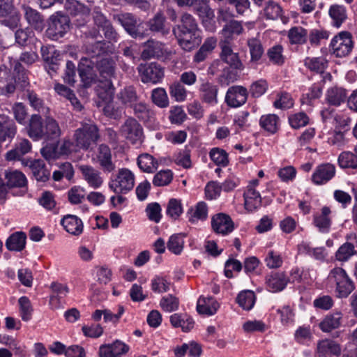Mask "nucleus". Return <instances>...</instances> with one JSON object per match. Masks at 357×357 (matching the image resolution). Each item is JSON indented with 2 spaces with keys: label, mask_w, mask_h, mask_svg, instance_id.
<instances>
[{
  "label": "nucleus",
  "mask_w": 357,
  "mask_h": 357,
  "mask_svg": "<svg viewBox=\"0 0 357 357\" xmlns=\"http://www.w3.org/2000/svg\"><path fill=\"white\" fill-rule=\"evenodd\" d=\"M26 130L27 135L34 141H57L61 135L59 123L53 117L47 116L43 120L38 114L31 115Z\"/></svg>",
  "instance_id": "1"
},
{
  "label": "nucleus",
  "mask_w": 357,
  "mask_h": 357,
  "mask_svg": "<svg viewBox=\"0 0 357 357\" xmlns=\"http://www.w3.org/2000/svg\"><path fill=\"white\" fill-rule=\"evenodd\" d=\"M73 137L79 149L88 150L92 144H96L99 139V130L97 126L91 121L82 123L81 127L75 130Z\"/></svg>",
  "instance_id": "2"
},
{
  "label": "nucleus",
  "mask_w": 357,
  "mask_h": 357,
  "mask_svg": "<svg viewBox=\"0 0 357 357\" xmlns=\"http://www.w3.org/2000/svg\"><path fill=\"white\" fill-rule=\"evenodd\" d=\"M328 279L335 283V291L339 298H347L355 289L353 281L342 268H333L328 274Z\"/></svg>",
  "instance_id": "3"
},
{
  "label": "nucleus",
  "mask_w": 357,
  "mask_h": 357,
  "mask_svg": "<svg viewBox=\"0 0 357 357\" xmlns=\"http://www.w3.org/2000/svg\"><path fill=\"white\" fill-rule=\"evenodd\" d=\"M70 29V19L68 15L57 12L49 19L47 36L54 40L63 37Z\"/></svg>",
  "instance_id": "4"
},
{
  "label": "nucleus",
  "mask_w": 357,
  "mask_h": 357,
  "mask_svg": "<svg viewBox=\"0 0 357 357\" xmlns=\"http://www.w3.org/2000/svg\"><path fill=\"white\" fill-rule=\"evenodd\" d=\"M119 133L132 144H140L143 142L142 126L133 117L130 116L125 120L120 127Z\"/></svg>",
  "instance_id": "5"
},
{
  "label": "nucleus",
  "mask_w": 357,
  "mask_h": 357,
  "mask_svg": "<svg viewBox=\"0 0 357 357\" xmlns=\"http://www.w3.org/2000/svg\"><path fill=\"white\" fill-rule=\"evenodd\" d=\"M79 76L84 87H89L99 80L96 61L87 57L81 58L77 67Z\"/></svg>",
  "instance_id": "6"
},
{
  "label": "nucleus",
  "mask_w": 357,
  "mask_h": 357,
  "mask_svg": "<svg viewBox=\"0 0 357 357\" xmlns=\"http://www.w3.org/2000/svg\"><path fill=\"white\" fill-rule=\"evenodd\" d=\"M331 47L336 57L348 56L354 47L351 33L348 31L339 33L332 39Z\"/></svg>",
  "instance_id": "7"
},
{
  "label": "nucleus",
  "mask_w": 357,
  "mask_h": 357,
  "mask_svg": "<svg viewBox=\"0 0 357 357\" xmlns=\"http://www.w3.org/2000/svg\"><path fill=\"white\" fill-rule=\"evenodd\" d=\"M135 185V176L128 169H119L115 180L109 182V187L116 194L126 193L131 190Z\"/></svg>",
  "instance_id": "8"
},
{
  "label": "nucleus",
  "mask_w": 357,
  "mask_h": 357,
  "mask_svg": "<svg viewBox=\"0 0 357 357\" xmlns=\"http://www.w3.org/2000/svg\"><path fill=\"white\" fill-rule=\"evenodd\" d=\"M193 11L202 20L203 25L210 31H214V10L210 6V0H194L191 6Z\"/></svg>",
  "instance_id": "9"
},
{
  "label": "nucleus",
  "mask_w": 357,
  "mask_h": 357,
  "mask_svg": "<svg viewBox=\"0 0 357 357\" xmlns=\"http://www.w3.org/2000/svg\"><path fill=\"white\" fill-rule=\"evenodd\" d=\"M137 70L141 81L144 84H158L162 81L164 77V69L160 65L154 62L140 64Z\"/></svg>",
  "instance_id": "10"
},
{
  "label": "nucleus",
  "mask_w": 357,
  "mask_h": 357,
  "mask_svg": "<svg viewBox=\"0 0 357 357\" xmlns=\"http://www.w3.org/2000/svg\"><path fill=\"white\" fill-rule=\"evenodd\" d=\"M113 20L118 22L132 38H142L144 37V33L138 29L139 20L133 14L130 13L115 14L113 15Z\"/></svg>",
  "instance_id": "11"
},
{
  "label": "nucleus",
  "mask_w": 357,
  "mask_h": 357,
  "mask_svg": "<svg viewBox=\"0 0 357 357\" xmlns=\"http://www.w3.org/2000/svg\"><path fill=\"white\" fill-rule=\"evenodd\" d=\"M219 45L221 49L220 54L221 59L234 69H243V65L239 59L238 54L233 51L230 42L227 40H221Z\"/></svg>",
  "instance_id": "12"
},
{
  "label": "nucleus",
  "mask_w": 357,
  "mask_h": 357,
  "mask_svg": "<svg viewBox=\"0 0 357 357\" xmlns=\"http://www.w3.org/2000/svg\"><path fill=\"white\" fill-rule=\"evenodd\" d=\"M40 52L45 63V68L48 74L52 76V73H56L59 69V52L54 46L43 45L40 48Z\"/></svg>",
  "instance_id": "13"
},
{
  "label": "nucleus",
  "mask_w": 357,
  "mask_h": 357,
  "mask_svg": "<svg viewBox=\"0 0 357 357\" xmlns=\"http://www.w3.org/2000/svg\"><path fill=\"white\" fill-rule=\"evenodd\" d=\"M179 46L185 51L190 52L198 47L202 42L200 31L174 34Z\"/></svg>",
  "instance_id": "14"
},
{
  "label": "nucleus",
  "mask_w": 357,
  "mask_h": 357,
  "mask_svg": "<svg viewBox=\"0 0 357 357\" xmlns=\"http://www.w3.org/2000/svg\"><path fill=\"white\" fill-rule=\"evenodd\" d=\"M143 50L141 57L143 60H149L152 58L159 59L163 57L165 54V44L162 42L149 39L143 44Z\"/></svg>",
  "instance_id": "15"
},
{
  "label": "nucleus",
  "mask_w": 357,
  "mask_h": 357,
  "mask_svg": "<svg viewBox=\"0 0 357 357\" xmlns=\"http://www.w3.org/2000/svg\"><path fill=\"white\" fill-rule=\"evenodd\" d=\"M248 98V91L242 86H233L229 88L225 96V102L233 107L243 105Z\"/></svg>",
  "instance_id": "16"
},
{
  "label": "nucleus",
  "mask_w": 357,
  "mask_h": 357,
  "mask_svg": "<svg viewBox=\"0 0 357 357\" xmlns=\"http://www.w3.org/2000/svg\"><path fill=\"white\" fill-rule=\"evenodd\" d=\"M219 87L208 81H204L199 87L200 100L208 105H214L218 103Z\"/></svg>",
  "instance_id": "17"
},
{
  "label": "nucleus",
  "mask_w": 357,
  "mask_h": 357,
  "mask_svg": "<svg viewBox=\"0 0 357 357\" xmlns=\"http://www.w3.org/2000/svg\"><path fill=\"white\" fill-rule=\"evenodd\" d=\"M79 169L82 173L83 178L90 187L97 189L102 185L103 178L98 169L88 165H80Z\"/></svg>",
  "instance_id": "18"
},
{
  "label": "nucleus",
  "mask_w": 357,
  "mask_h": 357,
  "mask_svg": "<svg viewBox=\"0 0 357 357\" xmlns=\"http://www.w3.org/2000/svg\"><path fill=\"white\" fill-rule=\"evenodd\" d=\"M211 226L215 233L223 235L231 232L234 228L231 218L225 213H218L213 216Z\"/></svg>",
  "instance_id": "19"
},
{
  "label": "nucleus",
  "mask_w": 357,
  "mask_h": 357,
  "mask_svg": "<svg viewBox=\"0 0 357 357\" xmlns=\"http://www.w3.org/2000/svg\"><path fill=\"white\" fill-rule=\"evenodd\" d=\"M97 162L104 172H112L116 166L112 162V152L109 147L104 144H100L96 153Z\"/></svg>",
  "instance_id": "20"
},
{
  "label": "nucleus",
  "mask_w": 357,
  "mask_h": 357,
  "mask_svg": "<svg viewBox=\"0 0 357 357\" xmlns=\"http://www.w3.org/2000/svg\"><path fill=\"white\" fill-rule=\"evenodd\" d=\"M197 31H200L198 23L194 16L188 13H182L179 23L174 26L172 29L173 34Z\"/></svg>",
  "instance_id": "21"
},
{
  "label": "nucleus",
  "mask_w": 357,
  "mask_h": 357,
  "mask_svg": "<svg viewBox=\"0 0 357 357\" xmlns=\"http://www.w3.org/2000/svg\"><path fill=\"white\" fill-rule=\"evenodd\" d=\"M96 68L101 78L110 80L115 77L116 61L112 57L102 58L96 61Z\"/></svg>",
  "instance_id": "22"
},
{
  "label": "nucleus",
  "mask_w": 357,
  "mask_h": 357,
  "mask_svg": "<svg viewBox=\"0 0 357 357\" xmlns=\"http://www.w3.org/2000/svg\"><path fill=\"white\" fill-rule=\"evenodd\" d=\"M289 282V278L283 272L271 273L266 277V284L268 289L272 292L283 290Z\"/></svg>",
  "instance_id": "23"
},
{
  "label": "nucleus",
  "mask_w": 357,
  "mask_h": 357,
  "mask_svg": "<svg viewBox=\"0 0 357 357\" xmlns=\"http://www.w3.org/2000/svg\"><path fill=\"white\" fill-rule=\"evenodd\" d=\"M335 168L330 163L322 164L317 167L312 174V180L317 185H321L330 181L335 175Z\"/></svg>",
  "instance_id": "24"
},
{
  "label": "nucleus",
  "mask_w": 357,
  "mask_h": 357,
  "mask_svg": "<svg viewBox=\"0 0 357 357\" xmlns=\"http://www.w3.org/2000/svg\"><path fill=\"white\" fill-rule=\"evenodd\" d=\"M22 8L27 23L35 30L42 31L45 27L43 16L29 6L22 5Z\"/></svg>",
  "instance_id": "25"
},
{
  "label": "nucleus",
  "mask_w": 357,
  "mask_h": 357,
  "mask_svg": "<svg viewBox=\"0 0 357 357\" xmlns=\"http://www.w3.org/2000/svg\"><path fill=\"white\" fill-rule=\"evenodd\" d=\"M116 99L126 107H131L136 102L139 100L135 86L130 85L123 87L116 94Z\"/></svg>",
  "instance_id": "26"
},
{
  "label": "nucleus",
  "mask_w": 357,
  "mask_h": 357,
  "mask_svg": "<svg viewBox=\"0 0 357 357\" xmlns=\"http://www.w3.org/2000/svg\"><path fill=\"white\" fill-rule=\"evenodd\" d=\"M331 209L328 206H324L321 213H317L314 215L313 223L321 233H328L330 231L331 225Z\"/></svg>",
  "instance_id": "27"
},
{
  "label": "nucleus",
  "mask_w": 357,
  "mask_h": 357,
  "mask_svg": "<svg viewBox=\"0 0 357 357\" xmlns=\"http://www.w3.org/2000/svg\"><path fill=\"white\" fill-rule=\"evenodd\" d=\"M149 30L160 33L165 36L170 32L169 27L166 24V17L162 12H158L147 23Z\"/></svg>",
  "instance_id": "28"
},
{
  "label": "nucleus",
  "mask_w": 357,
  "mask_h": 357,
  "mask_svg": "<svg viewBox=\"0 0 357 357\" xmlns=\"http://www.w3.org/2000/svg\"><path fill=\"white\" fill-rule=\"evenodd\" d=\"M17 133V126L15 121L8 116L0 120V142L11 141Z\"/></svg>",
  "instance_id": "29"
},
{
  "label": "nucleus",
  "mask_w": 357,
  "mask_h": 357,
  "mask_svg": "<svg viewBox=\"0 0 357 357\" xmlns=\"http://www.w3.org/2000/svg\"><path fill=\"white\" fill-rule=\"evenodd\" d=\"M31 143L27 139H22L15 144L13 149L9 151L6 155L7 160H22V158L31 151Z\"/></svg>",
  "instance_id": "30"
},
{
  "label": "nucleus",
  "mask_w": 357,
  "mask_h": 357,
  "mask_svg": "<svg viewBox=\"0 0 357 357\" xmlns=\"http://www.w3.org/2000/svg\"><path fill=\"white\" fill-rule=\"evenodd\" d=\"M65 230L70 234L79 236L83 231V223L81 219L74 215H67L61 221Z\"/></svg>",
  "instance_id": "31"
},
{
  "label": "nucleus",
  "mask_w": 357,
  "mask_h": 357,
  "mask_svg": "<svg viewBox=\"0 0 357 357\" xmlns=\"http://www.w3.org/2000/svg\"><path fill=\"white\" fill-rule=\"evenodd\" d=\"M170 323L174 328H181L185 333L190 331L195 326L193 319L188 314L182 313L171 315Z\"/></svg>",
  "instance_id": "32"
},
{
  "label": "nucleus",
  "mask_w": 357,
  "mask_h": 357,
  "mask_svg": "<svg viewBox=\"0 0 357 357\" xmlns=\"http://www.w3.org/2000/svg\"><path fill=\"white\" fill-rule=\"evenodd\" d=\"M26 235L23 231L13 233L6 241V247L10 251L20 252L26 245Z\"/></svg>",
  "instance_id": "33"
},
{
  "label": "nucleus",
  "mask_w": 357,
  "mask_h": 357,
  "mask_svg": "<svg viewBox=\"0 0 357 357\" xmlns=\"http://www.w3.org/2000/svg\"><path fill=\"white\" fill-rule=\"evenodd\" d=\"M24 95L34 110L45 115L50 114L49 107L45 106L44 100L33 90H26Z\"/></svg>",
  "instance_id": "34"
},
{
  "label": "nucleus",
  "mask_w": 357,
  "mask_h": 357,
  "mask_svg": "<svg viewBox=\"0 0 357 357\" xmlns=\"http://www.w3.org/2000/svg\"><path fill=\"white\" fill-rule=\"evenodd\" d=\"M130 108L135 116L144 122L151 121L155 116V113L144 102H136Z\"/></svg>",
  "instance_id": "35"
},
{
  "label": "nucleus",
  "mask_w": 357,
  "mask_h": 357,
  "mask_svg": "<svg viewBox=\"0 0 357 357\" xmlns=\"http://www.w3.org/2000/svg\"><path fill=\"white\" fill-rule=\"evenodd\" d=\"M4 176L10 189L24 187L27 183L24 174L18 170H6Z\"/></svg>",
  "instance_id": "36"
},
{
  "label": "nucleus",
  "mask_w": 357,
  "mask_h": 357,
  "mask_svg": "<svg viewBox=\"0 0 357 357\" xmlns=\"http://www.w3.org/2000/svg\"><path fill=\"white\" fill-rule=\"evenodd\" d=\"M108 47V43L103 39L96 40L93 43L86 42L84 45L85 52L92 57L106 53Z\"/></svg>",
  "instance_id": "37"
},
{
  "label": "nucleus",
  "mask_w": 357,
  "mask_h": 357,
  "mask_svg": "<svg viewBox=\"0 0 357 357\" xmlns=\"http://www.w3.org/2000/svg\"><path fill=\"white\" fill-rule=\"evenodd\" d=\"M244 31L241 22L237 20H230L223 26L221 34L224 37V40L230 42L233 39L234 35H240Z\"/></svg>",
  "instance_id": "38"
},
{
  "label": "nucleus",
  "mask_w": 357,
  "mask_h": 357,
  "mask_svg": "<svg viewBox=\"0 0 357 357\" xmlns=\"http://www.w3.org/2000/svg\"><path fill=\"white\" fill-rule=\"evenodd\" d=\"M347 98L346 89L342 87L330 88L326 93V101L331 105L339 106L344 102Z\"/></svg>",
  "instance_id": "39"
},
{
  "label": "nucleus",
  "mask_w": 357,
  "mask_h": 357,
  "mask_svg": "<svg viewBox=\"0 0 357 357\" xmlns=\"http://www.w3.org/2000/svg\"><path fill=\"white\" fill-rule=\"evenodd\" d=\"M218 307L219 304L212 297H200L197 302V310L199 314L213 315Z\"/></svg>",
  "instance_id": "40"
},
{
  "label": "nucleus",
  "mask_w": 357,
  "mask_h": 357,
  "mask_svg": "<svg viewBox=\"0 0 357 357\" xmlns=\"http://www.w3.org/2000/svg\"><path fill=\"white\" fill-rule=\"evenodd\" d=\"M245 206L249 211H253L259 208L261 205L260 194L252 187H248L243 195Z\"/></svg>",
  "instance_id": "41"
},
{
  "label": "nucleus",
  "mask_w": 357,
  "mask_h": 357,
  "mask_svg": "<svg viewBox=\"0 0 357 357\" xmlns=\"http://www.w3.org/2000/svg\"><path fill=\"white\" fill-rule=\"evenodd\" d=\"M137 165L141 170L147 173L155 172L158 167V161L149 153L139 155L137 158Z\"/></svg>",
  "instance_id": "42"
},
{
  "label": "nucleus",
  "mask_w": 357,
  "mask_h": 357,
  "mask_svg": "<svg viewBox=\"0 0 357 357\" xmlns=\"http://www.w3.org/2000/svg\"><path fill=\"white\" fill-rule=\"evenodd\" d=\"M342 313L337 312L332 314L327 315L320 323L319 327L324 332H330L337 328L341 324Z\"/></svg>",
  "instance_id": "43"
},
{
  "label": "nucleus",
  "mask_w": 357,
  "mask_h": 357,
  "mask_svg": "<svg viewBox=\"0 0 357 357\" xmlns=\"http://www.w3.org/2000/svg\"><path fill=\"white\" fill-rule=\"evenodd\" d=\"M31 164L32 174L38 181L45 182L49 179L50 172L45 168L43 160H34Z\"/></svg>",
  "instance_id": "44"
},
{
  "label": "nucleus",
  "mask_w": 357,
  "mask_h": 357,
  "mask_svg": "<svg viewBox=\"0 0 357 357\" xmlns=\"http://www.w3.org/2000/svg\"><path fill=\"white\" fill-rule=\"evenodd\" d=\"M247 45L250 54V61L257 62L264 54V47L260 40L256 38L248 39Z\"/></svg>",
  "instance_id": "45"
},
{
  "label": "nucleus",
  "mask_w": 357,
  "mask_h": 357,
  "mask_svg": "<svg viewBox=\"0 0 357 357\" xmlns=\"http://www.w3.org/2000/svg\"><path fill=\"white\" fill-rule=\"evenodd\" d=\"M329 15L333 20V25L340 27L347 18L346 8L340 5H333L329 9Z\"/></svg>",
  "instance_id": "46"
},
{
  "label": "nucleus",
  "mask_w": 357,
  "mask_h": 357,
  "mask_svg": "<svg viewBox=\"0 0 357 357\" xmlns=\"http://www.w3.org/2000/svg\"><path fill=\"white\" fill-rule=\"evenodd\" d=\"M317 351L320 356H325L328 353L338 356L340 354L341 349L340 345L334 341L324 340L318 343Z\"/></svg>",
  "instance_id": "47"
},
{
  "label": "nucleus",
  "mask_w": 357,
  "mask_h": 357,
  "mask_svg": "<svg viewBox=\"0 0 357 357\" xmlns=\"http://www.w3.org/2000/svg\"><path fill=\"white\" fill-rule=\"evenodd\" d=\"M259 124L265 130L273 134L278 129L279 117L275 114L263 115L260 118Z\"/></svg>",
  "instance_id": "48"
},
{
  "label": "nucleus",
  "mask_w": 357,
  "mask_h": 357,
  "mask_svg": "<svg viewBox=\"0 0 357 357\" xmlns=\"http://www.w3.org/2000/svg\"><path fill=\"white\" fill-rule=\"evenodd\" d=\"M288 38L291 44H303L307 41V31L302 26H294L289 30Z\"/></svg>",
  "instance_id": "49"
},
{
  "label": "nucleus",
  "mask_w": 357,
  "mask_h": 357,
  "mask_svg": "<svg viewBox=\"0 0 357 357\" xmlns=\"http://www.w3.org/2000/svg\"><path fill=\"white\" fill-rule=\"evenodd\" d=\"M255 301V293L250 290L241 291L236 298V302L238 305L246 310H250L253 307Z\"/></svg>",
  "instance_id": "50"
},
{
  "label": "nucleus",
  "mask_w": 357,
  "mask_h": 357,
  "mask_svg": "<svg viewBox=\"0 0 357 357\" xmlns=\"http://www.w3.org/2000/svg\"><path fill=\"white\" fill-rule=\"evenodd\" d=\"M357 254L355 246L352 243L346 242L342 244L335 253L336 259L340 261H346L351 257Z\"/></svg>",
  "instance_id": "51"
},
{
  "label": "nucleus",
  "mask_w": 357,
  "mask_h": 357,
  "mask_svg": "<svg viewBox=\"0 0 357 357\" xmlns=\"http://www.w3.org/2000/svg\"><path fill=\"white\" fill-rule=\"evenodd\" d=\"M18 304L22 319L24 321H29L32 317L33 311L30 300L26 296H22L18 300Z\"/></svg>",
  "instance_id": "52"
},
{
  "label": "nucleus",
  "mask_w": 357,
  "mask_h": 357,
  "mask_svg": "<svg viewBox=\"0 0 357 357\" xmlns=\"http://www.w3.org/2000/svg\"><path fill=\"white\" fill-rule=\"evenodd\" d=\"M327 60L323 57H307L305 59V66L310 70L315 71L318 73H324L327 67Z\"/></svg>",
  "instance_id": "53"
},
{
  "label": "nucleus",
  "mask_w": 357,
  "mask_h": 357,
  "mask_svg": "<svg viewBox=\"0 0 357 357\" xmlns=\"http://www.w3.org/2000/svg\"><path fill=\"white\" fill-rule=\"evenodd\" d=\"M152 102L160 108H165L169 105V99L166 91L163 88H156L151 92Z\"/></svg>",
  "instance_id": "54"
},
{
  "label": "nucleus",
  "mask_w": 357,
  "mask_h": 357,
  "mask_svg": "<svg viewBox=\"0 0 357 357\" xmlns=\"http://www.w3.org/2000/svg\"><path fill=\"white\" fill-rule=\"evenodd\" d=\"M338 164L342 168H357V156L350 151H344L338 157Z\"/></svg>",
  "instance_id": "55"
},
{
  "label": "nucleus",
  "mask_w": 357,
  "mask_h": 357,
  "mask_svg": "<svg viewBox=\"0 0 357 357\" xmlns=\"http://www.w3.org/2000/svg\"><path fill=\"white\" fill-rule=\"evenodd\" d=\"M264 13L266 19L274 20L281 16L282 8L278 3L268 0L265 2Z\"/></svg>",
  "instance_id": "56"
},
{
  "label": "nucleus",
  "mask_w": 357,
  "mask_h": 357,
  "mask_svg": "<svg viewBox=\"0 0 357 357\" xmlns=\"http://www.w3.org/2000/svg\"><path fill=\"white\" fill-rule=\"evenodd\" d=\"M14 77L16 82L21 84L22 87L29 84L26 70L17 61H14Z\"/></svg>",
  "instance_id": "57"
},
{
  "label": "nucleus",
  "mask_w": 357,
  "mask_h": 357,
  "mask_svg": "<svg viewBox=\"0 0 357 357\" xmlns=\"http://www.w3.org/2000/svg\"><path fill=\"white\" fill-rule=\"evenodd\" d=\"M169 93L177 102H183L187 97V91L179 82H174L170 85Z\"/></svg>",
  "instance_id": "58"
},
{
  "label": "nucleus",
  "mask_w": 357,
  "mask_h": 357,
  "mask_svg": "<svg viewBox=\"0 0 357 357\" xmlns=\"http://www.w3.org/2000/svg\"><path fill=\"white\" fill-rule=\"evenodd\" d=\"M283 48L282 45H277L267 51V56L271 62L275 65L281 66L284 62V58L282 55Z\"/></svg>",
  "instance_id": "59"
},
{
  "label": "nucleus",
  "mask_w": 357,
  "mask_h": 357,
  "mask_svg": "<svg viewBox=\"0 0 357 357\" xmlns=\"http://www.w3.org/2000/svg\"><path fill=\"white\" fill-rule=\"evenodd\" d=\"M173 179V173L169 169L162 170L153 177V184L155 186H165L169 185Z\"/></svg>",
  "instance_id": "60"
},
{
  "label": "nucleus",
  "mask_w": 357,
  "mask_h": 357,
  "mask_svg": "<svg viewBox=\"0 0 357 357\" xmlns=\"http://www.w3.org/2000/svg\"><path fill=\"white\" fill-rule=\"evenodd\" d=\"M160 305L163 310L171 312L178 310L179 301L176 296L169 294L161 298Z\"/></svg>",
  "instance_id": "61"
},
{
  "label": "nucleus",
  "mask_w": 357,
  "mask_h": 357,
  "mask_svg": "<svg viewBox=\"0 0 357 357\" xmlns=\"http://www.w3.org/2000/svg\"><path fill=\"white\" fill-rule=\"evenodd\" d=\"M211 159L217 165L225 167L228 165L227 153L223 149L218 148L212 149L210 151Z\"/></svg>",
  "instance_id": "62"
},
{
  "label": "nucleus",
  "mask_w": 357,
  "mask_h": 357,
  "mask_svg": "<svg viewBox=\"0 0 357 357\" xmlns=\"http://www.w3.org/2000/svg\"><path fill=\"white\" fill-rule=\"evenodd\" d=\"M12 112L18 123L21 125L26 123L27 111L26 106L22 102H15L12 107Z\"/></svg>",
  "instance_id": "63"
},
{
  "label": "nucleus",
  "mask_w": 357,
  "mask_h": 357,
  "mask_svg": "<svg viewBox=\"0 0 357 357\" xmlns=\"http://www.w3.org/2000/svg\"><path fill=\"white\" fill-rule=\"evenodd\" d=\"M183 208L180 200L172 198L170 199L167 206V214L174 220L177 219L182 213Z\"/></svg>",
  "instance_id": "64"
}]
</instances>
